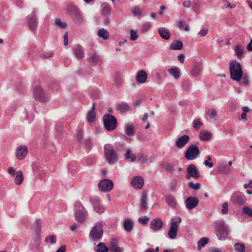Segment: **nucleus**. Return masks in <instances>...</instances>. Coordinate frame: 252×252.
I'll return each instance as SVG.
<instances>
[{
    "label": "nucleus",
    "instance_id": "4468645a",
    "mask_svg": "<svg viewBox=\"0 0 252 252\" xmlns=\"http://www.w3.org/2000/svg\"><path fill=\"white\" fill-rule=\"evenodd\" d=\"M171 223L168 231V237L171 239H174L177 236L179 225H177V223L175 222L173 218L171 219Z\"/></svg>",
    "mask_w": 252,
    "mask_h": 252
},
{
    "label": "nucleus",
    "instance_id": "f8f14e48",
    "mask_svg": "<svg viewBox=\"0 0 252 252\" xmlns=\"http://www.w3.org/2000/svg\"><path fill=\"white\" fill-rule=\"evenodd\" d=\"M33 95L35 100L43 102L46 100V95L40 86H37L34 89Z\"/></svg>",
    "mask_w": 252,
    "mask_h": 252
},
{
    "label": "nucleus",
    "instance_id": "0e129e2a",
    "mask_svg": "<svg viewBox=\"0 0 252 252\" xmlns=\"http://www.w3.org/2000/svg\"><path fill=\"white\" fill-rule=\"evenodd\" d=\"M177 181L176 180H173L171 181L170 184V189L171 191H174L177 187Z\"/></svg>",
    "mask_w": 252,
    "mask_h": 252
},
{
    "label": "nucleus",
    "instance_id": "dca6fc26",
    "mask_svg": "<svg viewBox=\"0 0 252 252\" xmlns=\"http://www.w3.org/2000/svg\"><path fill=\"white\" fill-rule=\"evenodd\" d=\"M162 221L159 218H155L150 221V227L154 231L159 230L162 227Z\"/></svg>",
    "mask_w": 252,
    "mask_h": 252
},
{
    "label": "nucleus",
    "instance_id": "5fc2aeb1",
    "mask_svg": "<svg viewBox=\"0 0 252 252\" xmlns=\"http://www.w3.org/2000/svg\"><path fill=\"white\" fill-rule=\"evenodd\" d=\"M83 132L82 130H79L77 133V140L78 142L80 144H82L83 143Z\"/></svg>",
    "mask_w": 252,
    "mask_h": 252
},
{
    "label": "nucleus",
    "instance_id": "13d9d810",
    "mask_svg": "<svg viewBox=\"0 0 252 252\" xmlns=\"http://www.w3.org/2000/svg\"><path fill=\"white\" fill-rule=\"evenodd\" d=\"M130 39L132 41L136 40L138 38V34L136 31L133 30H131L130 31Z\"/></svg>",
    "mask_w": 252,
    "mask_h": 252
},
{
    "label": "nucleus",
    "instance_id": "f704fd0d",
    "mask_svg": "<svg viewBox=\"0 0 252 252\" xmlns=\"http://www.w3.org/2000/svg\"><path fill=\"white\" fill-rule=\"evenodd\" d=\"M24 180L23 172L21 170H19L16 172V176L14 179V182L17 185L22 184Z\"/></svg>",
    "mask_w": 252,
    "mask_h": 252
},
{
    "label": "nucleus",
    "instance_id": "09e8293b",
    "mask_svg": "<svg viewBox=\"0 0 252 252\" xmlns=\"http://www.w3.org/2000/svg\"><path fill=\"white\" fill-rule=\"evenodd\" d=\"M207 115L210 117V118L215 119L217 116V112L215 109H212L207 111Z\"/></svg>",
    "mask_w": 252,
    "mask_h": 252
},
{
    "label": "nucleus",
    "instance_id": "39448f33",
    "mask_svg": "<svg viewBox=\"0 0 252 252\" xmlns=\"http://www.w3.org/2000/svg\"><path fill=\"white\" fill-rule=\"evenodd\" d=\"M74 211L75 220L80 223L84 222L87 211L80 201L75 202Z\"/></svg>",
    "mask_w": 252,
    "mask_h": 252
},
{
    "label": "nucleus",
    "instance_id": "423d86ee",
    "mask_svg": "<svg viewBox=\"0 0 252 252\" xmlns=\"http://www.w3.org/2000/svg\"><path fill=\"white\" fill-rule=\"evenodd\" d=\"M102 224L99 222L96 223L90 231L89 237L93 241L101 240L103 235Z\"/></svg>",
    "mask_w": 252,
    "mask_h": 252
},
{
    "label": "nucleus",
    "instance_id": "6ab92c4d",
    "mask_svg": "<svg viewBox=\"0 0 252 252\" xmlns=\"http://www.w3.org/2000/svg\"><path fill=\"white\" fill-rule=\"evenodd\" d=\"M131 184L135 189H141L144 185V180L141 176H135L132 179Z\"/></svg>",
    "mask_w": 252,
    "mask_h": 252
},
{
    "label": "nucleus",
    "instance_id": "aec40b11",
    "mask_svg": "<svg viewBox=\"0 0 252 252\" xmlns=\"http://www.w3.org/2000/svg\"><path fill=\"white\" fill-rule=\"evenodd\" d=\"M189 141V136L188 135H184L177 139L175 145L177 147L181 148L184 147Z\"/></svg>",
    "mask_w": 252,
    "mask_h": 252
},
{
    "label": "nucleus",
    "instance_id": "9b49d317",
    "mask_svg": "<svg viewBox=\"0 0 252 252\" xmlns=\"http://www.w3.org/2000/svg\"><path fill=\"white\" fill-rule=\"evenodd\" d=\"M187 171L188 174L186 175V178L188 180L189 179L190 177L198 179L200 177L199 171L194 164H189L188 166Z\"/></svg>",
    "mask_w": 252,
    "mask_h": 252
},
{
    "label": "nucleus",
    "instance_id": "4c0bfd02",
    "mask_svg": "<svg viewBox=\"0 0 252 252\" xmlns=\"http://www.w3.org/2000/svg\"><path fill=\"white\" fill-rule=\"evenodd\" d=\"M95 250L96 252H108L109 249L103 243L100 242L97 244V248Z\"/></svg>",
    "mask_w": 252,
    "mask_h": 252
},
{
    "label": "nucleus",
    "instance_id": "f03ea898",
    "mask_svg": "<svg viewBox=\"0 0 252 252\" xmlns=\"http://www.w3.org/2000/svg\"><path fill=\"white\" fill-rule=\"evenodd\" d=\"M217 229L216 235L220 240L226 239L230 233L228 226L225 223L224 220H217L215 222Z\"/></svg>",
    "mask_w": 252,
    "mask_h": 252
},
{
    "label": "nucleus",
    "instance_id": "c03bdc74",
    "mask_svg": "<svg viewBox=\"0 0 252 252\" xmlns=\"http://www.w3.org/2000/svg\"><path fill=\"white\" fill-rule=\"evenodd\" d=\"M192 124L193 128L197 130H198L200 128V126L203 125V124L200 121V119L194 120L193 121Z\"/></svg>",
    "mask_w": 252,
    "mask_h": 252
},
{
    "label": "nucleus",
    "instance_id": "bf43d9fd",
    "mask_svg": "<svg viewBox=\"0 0 252 252\" xmlns=\"http://www.w3.org/2000/svg\"><path fill=\"white\" fill-rule=\"evenodd\" d=\"M221 213L222 214H226L228 213V204L227 202L223 203L221 206Z\"/></svg>",
    "mask_w": 252,
    "mask_h": 252
},
{
    "label": "nucleus",
    "instance_id": "338daca9",
    "mask_svg": "<svg viewBox=\"0 0 252 252\" xmlns=\"http://www.w3.org/2000/svg\"><path fill=\"white\" fill-rule=\"evenodd\" d=\"M191 86L190 83L188 80H185L183 82V87L185 89L188 90Z\"/></svg>",
    "mask_w": 252,
    "mask_h": 252
},
{
    "label": "nucleus",
    "instance_id": "680f3d73",
    "mask_svg": "<svg viewBox=\"0 0 252 252\" xmlns=\"http://www.w3.org/2000/svg\"><path fill=\"white\" fill-rule=\"evenodd\" d=\"M151 26L149 23L144 24L141 28V31L143 32H147L151 28Z\"/></svg>",
    "mask_w": 252,
    "mask_h": 252
},
{
    "label": "nucleus",
    "instance_id": "a211bd4d",
    "mask_svg": "<svg viewBox=\"0 0 252 252\" xmlns=\"http://www.w3.org/2000/svg\"><path fill=\"white\" fill-rule=\"evenodd\" d=\"M28 149L26 146H19L16 150V156L19 160H22L26 157Z\"/></svg>",
    "mask_w": 252,
    "mask_h": 252
},
{
    "label": "nucleus",
    "instance_id": "37998d69",
    "mask_svg": "<svg viewBox=\"0 0 252 252\" xmlns=\"http://www.w3.org/2000/svg\"><path fill=\"white\" fill-rule=\"evenodd\" d=\"M55 24L61 29H64L67 27V23L62 22L60 18H56L54 22Z\"/></svg>",
    "mask_w": 252,
    "mask_h": 252
},
{
    "label": "nucleus",
    "instance_id": "49530a36",
    "mask_svg": "<svg viewBox=\"0 0 252 252\" xmlns=\"http://www.w3.org/2000/svg\"><path fill=\"white\" fill-rule=\"evenodd\" d=\"M235 52L238 57H241L244 53V50L240 45L235 47Z\"/></svg>",
    "mask_w": 252,
    "mask_h": 252
},
{
    "label": "nucleus",
    "instance_id": "b1692460",
    "mask_svg": "<svg viewBox=\"0 0 252 252\" xmlns=\"http://www.w3.org/2000/svg\"><path fill=\"white\" fill-rule=\"evenodd\" d=\"M133 225V221L129 219H125L123 222L124 228L125 230L128 232L132 230Z\"/></svg>",
    "mask_w": 252,
    "mask_h": 252
},
{
    "label": "nucleus",
    "instance_id": "f3484780",
    "mask_svg": "<svg viewBox=\"0 0 252 252\" xmlns=\"http://www.w3.org/2000/svg\"><path fill=\"white\" fill-rule=\"evenodd\" d=\"M108 249L111 252H122L123 251V249L118 246V240L116 238L111 239Z\"/></svg>",
    "mask_w": 252,
    "mask_h": 252
},
{
    "label": "nucleus",
    "instance_id": "79ce46f5",
    "mask_svg": "<svg viewBox=\"0 0 252 252\" xmlns=\"http://www.w3.org/2000/svg\"><path fill=\"white\" fill-rule=\"evenodd\" d=\"M89 61L93 63H97L100 61L99 56L95 52H94L90 57Z\"/></svg>",
    "mask_w": 252,
    "mask_h": 252
},
{
    "label": "nucleus",
    "instance_id": "a878e982",
    "mask_svg": "<svg viewBox=\"0 0 252 252\" xmlns=\"http://www.w3.org/2000/svg\"><path fill=\"white\" fill-rule=\"evenodd\" d=\"M116 109L122 113H126L130 110V106L124 102L117 104Z\"/></svg>",
    "mask_w": 252,
    "mask_h": 252
},
{
    "label": "nucleus",
    "instance_id": "4be33fe9",
    "mask_svg": "<svg viewBox=\"0 0 252 252\" xmlns=\"http://www.w3.org/2000/svg\"><path fill=\"white\" fill-rule=\"evenodd\" d=\"M37 22L34 13L29 20V27L31 31L34 32L37 28Z\"/></svg>",
    "mask_w": 252,
    "mask_h": 252
},
{
    "label": "nucleus",
    "instance_id": "c756f323",
    "mask_svg": "<svg viewBox=\"0 0 252 252\" xmlns=\"http://www.w3.org/2000/svg\"><path fill=\"white\" fill-rule=\"evenodd\" d=\"M202 69V66L200 63H196L193 69L191 70V73L192 75L194 76H197L200 74Z\"/></svg>",
    "mask_w": 252,
    "mask_h": 252
},
{
    "label": "nucleus",
    "instance_id": "de8ad7c7",
    "mask_svg": "<svg viewBox=\"0 0 252 252\" xmlns=\"http://www.w3.org/2000/svg\"><path fill=\"white\" fill-rule=\"evenodd\" d=\"M45 242H50L52 244H55L56 243V236L54 235H51L46 237Z\"/></svg>",
    "mask_w": 252,
    "mask_h": 252
},
{
    "label": "nucleus",
    "instance_id": "7c9ffc66",
    "mask_svg": "<svg viewBox=\"0 0 252 252\" xmlns=\"http://www.w3.org/2000/svg\"><path fill=\"white\" fill-rule=\"evenodd\" d=\"M166 202L171 207L175 208L176 206V201L174 197L171 194L166 196Z\"/></svg>",
    "mask_w": 252,
    "mask_h": 252
},
{
    "label": "nucleus",
    "instance_id": "473e14b6",
    "mask_svg": "<svg viewBox=\"0 0 252 252\" xmlns=\"http://www.w3.org/2000/svg\"><path fill=\"white\" fill-rule=\"evenodd\" d=\"M183 44L180 40H176L172 42L170 45V49L179 50L182 49Z\"/></svg>",
    "mask_w": 252,
    "mask_h": 252
},
{
    "label": "nucleus",
    "instance_id": "052dcab7",
    "mask_svg": "<svg viewBox=\"0 0 252 252\" xmlns=\"http://www.w3.org/2000/svg\"><path fill=\"white\" fill-rule=\"evenodd\" d=\"M242 83L244 85H248L250 84L249 76L247 74H245L242 77Z\"/></svg>",
    "mask_w": 252,
    "mask_h": 252
},
{
    "label": "nucleus",
    "instance_id": "e433bc0d",
    "mask_svg": "<svg viewBox=\"0 0 252 252\" xmlns=\"http://www.w3.org/2000/svg\"><path fill=\"white\" fill-rule=\"evenodd\" d=\"M98 36L103 38L104 40H107L109 38V32L104 29H100L97 32Z\"/></svg>",
    "mask_w": 252,
    "mask_h": 252
},
{
    "label": "nucleus",
    "instance_id": "864d4df0",
    "mask_svg": "<svg viewBox=\"0 0 252 252\" xmlns=\"http://www.w3.org/2000/svg\"><path fill=\"white\" fill-rule=\"evenodd\" d=\"M178 26L180 28H182L186 31H189V26L188 25L185 24L184 22L182 20H179Z\"/></svg>",
    "mask_w": 252,
    "mask_h": 252
},
{
    "label": "nucleus",
    "instance_id": "bb28decb",
    "mask_svg": "<svg viewBox=\"0 0 252 252\" xmlns=\"http://www.w3.org/2000/svg\"><path fill=\"white\" fill-rule=\"evenodd\" d=\"M74 54L78 60H81L83 58L84 51L81 46L79 45H77L74 49Z\"/></svg>",
    "mask_w": 252,
    "mask_h": 252
},
{
    "label": "nucleus",
    "instance_id": "ddd939ff",
    "mask_svg": "<svg viewBox=\"0 0 252 252\" xmlns=\"http://www.w3.org/2000/svg\"><path fill=\"white\" fill-rule=\"evenodd\" d=\"M90 202L93 206L95 211L99 214H102L104 212L103 206L100 204V200L98 198H91Z\"/></svg>",
    "mask_w": 252,
    "mask_h": 252
},
{
    "label": "nucleus",
    "instance_id": "603ef678",
    "mask_svg": "<svg viewBox=\"0 0 252 252\" xmlns=\"http://www.w3.org/2000/svg\"><path fill=\"white\" fill-rule=\"evenodd\" d=\"M115 84L117 88H119L122 84V80L120 76L116 74L114 77Z\"/></svg>",
    "mask_w": 252,
    "mask_h": 252
},
{
    "label": "nucleus",
    "instance_id": "a19ab883",
    "mask_svg": "<svg viewBox=\"0 0 252 252\" xmlns=\"http://www.w3.org/2000/svg\"><path fill=\"white\" fill-rule=\"evenodd\" d=\"M161 166L163 168H164L165 170L171 173H173L175 170V168H174L173 166L170 164H161Z\"/></svg>",
    "mask_w": 252,
    "mask_h": 252
},
{
    "label": "nucleus",
    "instance_id": "0eeeda50",
    "mask_svg": "<svg viewBox=\"0 0 252 252\" xmlns=\"http://www.w3.org/2000/svg\"><path fill=\"white\" fill-rule=\"evenodd\" d=\"M103 121L105 128L109 131H113L117 126L116 118L112 115L107 114L103 116Z\"/></svg>",
    "mask_w": 252,
    "mask_h": 252
},
{
    "label": "nucleus",
    "instance_id": "774afa93",
    "mask_svg": "<svg viewBox=\"0 0 252 252\" xmlns=\"http://www.w3.org/2000/svg\"><path fill=\"white\" fill-rule=\"evenodd\" d=\"M66 247L65 245L61 246L56 252H66Z\"/></svg>",
    "mask_w": 252,
    "mask_h": 252
},
{
    "label": "nucleus",
    "instance_id": "6e6d98bb",
    "mask_svg": "<svg viewBox=\"0 0 252 252\" xmlns=\"http://www.w3.org/2000/svg\"><path fill=\"white\" fill-rule=\"evenodd\" d=\"M149 218L146 216H144L143 217L139 218L138 219V221L142 223L143 225H146L149 221Z\"/></svg>",
    "mask_w": 252,
    "mask_h": 252
},
{
    "label": "nucleus",
    "instance_id": "4d7b16f0",
    "mask_svg": "<svg viewBox=\"0 0 252 252\" xmlns=\"http://www.w3.org/2000/svg\"><path fill=\"white\" fill-rule=\"evenodd\" d=\"M111 8L110 6L106 5L105 6L102 10V14L104 16H108L110 14Z\"/></svg>",
    "mask_w": 252,
    "mask_h": 252
},
{
    "label": "nucleus",
    "instance_id": "f257e3e1",
    "mask_svg": "<svg viewBox=\"0 0 252 252\" xmlns=\"http://www.w3.org/2000/svg\"><path fill=\"white\" fill-rule=\"evenodd\" d=\"M229 70L231 79L239 81L243 77L242 68L240 63L236 61H231L229 63Z\"/></svg>",
    "mask_w": 252,
    "mask_h": 252
},
{
    "label": "nucleus",
    "instance_id": "3c124183",
    "mask_svg": "<svg viewBox=\"0 0 252 252\" xmlns=\"http://www.w3.org/2000/svg\"><path fill=\"white\" fill-rule=\"evenodd\" d=\"M242 213L244 214L247 215L249 217H252V209L249 207H244L242 209Z\"/></svg>",
    "mask_w": 252,
    "mask_h": 252
},
{
    "label": "nucleus",
    "instance_id": "9d476101",
    "mask_svg": "<svg viewBox=\"0 0 252 252\" xmlns=\"http://www.w3.org/2000/svg\"><path fill=\"white\" fill-rule=\"evenodd\" d=\"M98 187L101 191L109 192L112 190L113 187V183L110 179H103L99 182Z\"/></svg>",
    "mask_w": 252,
    "mask_h": 252
},
{
    "label": "nucleus",
    "instance_id": "1a4fd4ad",
    "mask_svg": "<svg viewBox=\"0 0 252 252\" xmlns=\"http://www.w3.org/2000/svg\"><path fill=\"white\" fill-rule=\"evenodd\" d=\"M230 200L232 203L241 206L244 205L246 203L244 193L238 191H235L232 194Z\"/></svg>",
    "mask_w": 252,
    "mask_h": 252
},
{
    "label": "nucleus",
    "instance_id": "c85d7f7f",
    "mask_svg": "<svg viewBox=\"0 0 252 252\" xmlns=\"http://www.w3.org/2000/svg\"><path fill=\"white\" fill-rule=\"evenodd\" d=\"M212 137L211 132L207 130H202L199 133V138L202 141H208Z\"/></svg>",
    "mask_w": 252,
    "mask_h": 252
},
{
    "label": "nucleus",
    "instance_id": "20e7f679",
    "mask_svg": "<svg viewBox=\"0 0 252 252\" xmlns=\"http://www.w3.org/2000/svg\"><path fill=\"white\" fill-rule=\"evenodd\" d=\"M66 10L76 24L81 25L84 23L82 15L76 6L72 4H68L66 7Z\"/></svg>",
    "mask_w": 252,
    "mask_h": 252
},
{
    "label": "nucleus",
    "instance_id": "cd10ccee",
    "mask_svg": "<svg viewBox=\"0 0 252 252\" xmlns=\"http://www.w3.org/2000/svg\"><path fill=\"white\" fill-rule=\"evenodd\" d=\"M147 194L145 191H143L141 197L140 208L142 210H145L147 208Z\"/></svg>",
    "mask_w": 252,
    "mask_h": 252
},
{
    "label": "nucleus",
    "instance_id": "e2e57ef3",
    "mask_svg": "<svg viewBox=\"0 0 252 252\" xmlns=\"http://www.w3.org/2000/svg\"><path fill=\"white\" fill-rule=\"evenodd\" d=\"M84 144L86 148L91 149L92 147L91 140L89 138H86L84 139Z\"/></svg>",
    "mask_w": 252,
    "mask_h": 252
},
{
    "label": "nucleus",
    "instance_id": "a18cd8bd",
    "mask_svg": "<svg viewBox=\"0 0 252 252\" xmlns=\"http://www.w3.org/2000/svg\"><path fill=\"white\" fill-rule=\"evenodd\" d=\"M95 118V112L89 111L87 116V121L89 122H93L94 121Z\"/></svg>",
    "mask_w": 252,
    "mask_h": 252
},
{
    "label": "nucleus",
    "instance_id": "7ed1b4c3",
    "mask_svg": "<svg viewBox=\"0 0 252 252\" xmlns=\"http://www.w3.org/2000/svg\"><path fill=\"white\" fill-rule=\"evenodd\" d=\"M104 154L106 160L110 164L115 163L118 159V155L111 144H106L104 145Z\"/></svg>",
    "mask_w": 252,
    "mask_h": 252
},
{
    "label": "nucleus",
    "instance_id": "2f4dec72",
    "mask_svg": "<svg viewBox=\"0 0 252 252\" xmlns=\"http://www.w3.org/2000/svg\"><path fill=\"white\" fill-rule=\"evenodd\" d=\"M125 157L126 159L130 160L131 162H134L136 160V155L131 153V150L130 149L126 150Z\"/></svg>",
    "mask_w": 252,
    "mask_h": 252
},
{
    "label": "nucleus",
    "instance_id": "2eb2a0df",
    "mask_svg": "<svg viewBox=\"0 0 252 252\" xmlns=\"http://www.w3.org/2000/svg\"><path fill=\"white\" fill-rule=\"evenodd\" d=\"M199 199L196 197L189 196L186 199L185 205L188 210H191L196 207L199 204Z\"/></svg>",
    "mask_w": 252,
    "mask_h": 252
},
{
    "label": "nucleus",
    "instance_id": "ea45409f",
    "mask_svg": "<svg viewBox=\"0 0 252 252\" xmlns=\"http://www.w3.org/2000/svg\"><path fill=\"white\" fill-rule=\"evenodd\" d=\"M208 241H209V239L207 238L203 237V238H201L197 243L198 249L200 250L203 247H204L205 246V245L208 243Z\"/></svg>",
    "mask_w": 252,
    "mask_h": 252
},
{
    "label": "nucleus",
    "instance_id": "8fccbe9b",
    "mask_svg": "<svg viewBox=\"0 0 252 252\" xmlns=\"http://www.w3.org/2000/svg\"><path fill=\"white\" fill-rule=\"evenodd\" d=\"M189 187L191 188L196 190L199 189L201 187V185L200 183H197L196 184H194L193 182H189L188 183Z\"/></svg>",
    "mask_w": 252,
    "mask_h": 252
},
{
    "label": "nucleus",
    "instance_id": "412c9836",
    "mask_svg": "<svg viewBox=\"0 0 252 252\" xmlns=\"http://www.w3.org/2000/svg\"><path fill=\"white\" fill-rule=\"evenodd\" d=\"M147 74L144 70L139 71L136 75V80L140 83L146 82L147 79Z\"/></svg>",
    "mask_w": 252,
    "mask_h": 252
},
{
    "label": "nucleus",
    "instance_id": "58836bf2",
    "mask_svg": "<svg viewBox=\"0 0 252 252\" xmlns=\"http://www.w3.org/2000/svg\"><path fill=\"white\" fill-rule=\"evenodd\" d=\"M234 247L236 252H246L245 246L243 243H235L234 245Z\"/></svg>",
    "mask_w": 252,
    "mask_h": 252
},
{
    "label": "nucleus",
    "instance_id": "69168bd1",
    "mask_svg": "<svg viewBox=\"0 0 252 252\" xmlns=\"http://www.w3.org/2000/svg\"><path fill=\"white\" fill-rule=\"evenodd\" d=\"M139 161L142 163H145L148 160V157L146 156H145L144 155H141L139 156Z\"/></svg>",
    "mask_w": 252,
    "mask_h": 252
},
{
    "label": "nucleus",
    "instance_id": "72a5a7b5",
    "mask_svg": "<svg viewBox=\"0 0 252 252\" xmlns=\"http://www.w3.org/2000/svg\"><path fill=\"white\" fill-rule=\"evenodd\" d=\"M170 74L173 75L175 79H178L180 76V71L178 67L170 68L168 70Z\"/></svg>",
    "mask_w": 252,
    "mask_h": 252
},
{
    "label": "nucleus",
    "instance_id": "5701e85b",
    "mask_svg": "<svg viewBox=\"0 0 252 252\" xmlns=\"http://www.w3.org/2000/svg\"><path fill=\"white\" fill-rule=\"evenodd\" d=\"M159 35L164 39L168 40L170 38L171 33L170 31L165 28H159L158 30Z\"/></svg>",
    "mask_w": 252,
    "mask_h": 252
},
{
    "label": "nucleus",
    "instance_id": "6e6552de",
    "mask_svg": "<svg viewBox=\"0 0 252 252\" xmlns=\"http://www.w3.org/2000/svg\"><path fill=\"white\" fill-rule=\"evenodd\" d=\"M200 154L198 147L194 144L190 145L185 153V157L188 160H192L196 159Z\"/></svg>",
    "mask_w": 252,
    "mask_h": 252
},
{
    "label": "nucleus",
    "instance_id": "393cba45",
    "mask_svg": "<svg viewBox=\"0 0 252 252\" xmlns=\"http://www.w3.org/2000/svg\"><path fill=\"white\" fill-rule=\"evenodd\" d=\"M230 171V167L224 162H220L218 165V171L222 174H227Z\"/></svg>",
    "mask_w": 252,
    "mask_h": 252
},
{
    "label": "nucleus",
    "instance_id": "c9c22d12",
    "mask_svg": "<svg viewBox=\"0 0 252 252\" xmlns=\"http://www.w3.org/2000/svg\"><path fill=\"white\" fill-rule=\"evenodd\" d=\"M126 133L130 136L134 134L135 130L133 126L131 124H127L125 126Z\"/></svg>",
    "mask_w": 252,
    "mask_h": 252
}]
</instances>
